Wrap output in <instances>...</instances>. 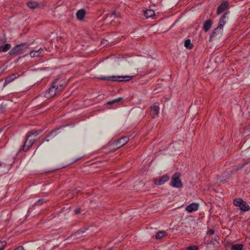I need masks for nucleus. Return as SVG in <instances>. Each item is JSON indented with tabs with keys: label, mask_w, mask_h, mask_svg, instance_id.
Wrapping results in <instances>:
<instances>
[{
	"label": "nucleus",
	"mask_w": 250,
	"mask_h": 250,
	"mask_svg": "<svg viewBox=\"0 0 250 250\" xmlns=\"http://www.w3.org/2000/svg\"><path fill=\"white\" fill-rule=\"evenodd\" d=\"M107 250H112V249L111 248H109Z\"/></svg>",
	"instance_id": "41"
},
{
	"label": "nucleus",
	"mask_w": 250,
	"mask_h": 250,
	"mask_svg": "<svg viewBox=\"0 0 250 250\" xmlns=\"http://www.w3.org/2000/svg\"><path fill=\"white\" fill-rule=\"evenodd\" d=\"M119 16V13H116V12H113L110 14H109L107 16L106 18H105V20H111V22L113 21V20L117 18Z\"/></svg>",
	"instance_id": "17"
},
{
	"label": "nucleus",
	"mask_w": 250,
	"mask_h": 250,
	"mask_svg": "<svg viewBox=\"0 0 250 250\" xmlns=\"http://www.w3.org/2000/svg\"><path fill=\"white\" fill-rule=\"evenodd\" d=\"M45 202L43 199H39L36 203H35V205H42Z\"/></svg>",
	"instance_id": "30"
},
{
	"label": "nucleus",
	"mask_w": 250,
	"mask_h": 250,
	"mask_svg": "<svg viewBox=\"0 0 250 250\" xmlns=\"http://www.w3.org/2000/svg\"><path fill=\"white\" fill-rule=\"evenodd\" d=\"M199 207L198 204L196 203H192L187 207L186 210L188 212H192L198 209Z\"/></svg>",
	"instance_id": "9"
},
{
	"label": "nucleus",
	"mask_w": 250,
	"mask_h": 250,
	"mask_svg": "<svg viewBox=\"0 0 250 250\" xmlns=\"http://www.w3.org/2000/svg\"><path fill=\"white\" fill-rule=\"evenodd\" d=\"M227 14V13L226 12L223 15L222 17L220 18L217 27L214 30V31L212 32L211 34L210 35V40L216 36L220 37L222 35L223 26L226 23V21L225 20L226 19Z\"/></svg>",
	"instance_id": "2"
},
{
	"label": "nucleus",
	"mask_w": 250,
	"mask_h": 250,
	"mask_svg": "<svg viewBox=\"0 0 250 250\" xmlns=\"http://www.w3.org/2000/svg\"><path fill=\"white\" fill-rule=\"evenodd\" d=\"M144 15L146 18H149L154 16L155 13L152 10L147 9L144 12Z\"/></svg>",
	"instance_id": "15"
},
{
	"label": "nucleus",
	"mask_w": 250,
	"mask_h": 250,
	"mask_svg": "<svg viewBox=\"0 0 250 250\" xmlns=\"http://www.w3.org/2000/svg\"><path fill=\"white\" fill-rule=\"evenodd\" d=\"M129 141V138L128 137L125 136L124 137H122L116 141V143L119 145V147L124 146L125 144H126Z\"/></svg>",
	"instance_id": "10"
},
{
	"label": "nucleus",
	"mask_w": 250,
	"mask_h": 250,
	"mask_svg": "<svg viewBox=\"0 0 250 250\" xmlns=\"http://www.w3.org/2000/svg\"><path fill=\"white\" fill-rule=\"evenodd\" d=\"M212 25V21L210 20H208L206 21L203 25V28L205 32L208 31L209 29L211 28Z\"/></svg>",
	"instance_id": "14"
},
{
	"label": "nucleus",
	"mask_w": 250,
	"mask_h": 250,
	"mask_svg": "<svg viewBox=\"0 0 250 250\" xmlns=\"http://www.w3.org/2000/svg\"><path fill=\"white\" fill-rule=\"evenodd\" d=\"M39 146H38V147H37V149H36V150H35V152H36V151L37 150V149L39 148Z\"/></svg>",
	"instance_id": "40"
},
{
	"label": "nucleus",
	"mask_w": 250,
	"mask_h": 250,
	"mask_svg": "<svg viewBox=\"0 0 250 250\" xmlns=\"http://www.w3.org/2000/svg\"><path fill=\"white\" fill-rule=\"evenodd\" d=\"M75 214L77 215L81 213V208H77L74 210Z\"/></svg>",
	"instance_id": "35"
},
{
	"label": "nucleus",
	"mask_w": 250,
	"mask_h": 250,
	"mask_svg": "<svg viewBox=\"0 0 250 250\" xmlns=\"http://www.w3.org/2000/svg\"><path fill=\"white\" fill-rule=\"evenodd\" d=\"M240 209L244 211H247L250 209L249 205L246 201H244L240 207Z\"/></svg>",
	"instance_id": "16"
},
{
	"label": "nucleus",
	"mask_w": 250,
	"mask_h": 250,
	"mask_svg": "<svg viewBox=\"0 0 250 250\" xmlns=\"http://www.w3.org/2000/svg\"><path fill=\"white\" fill-rule=\"evenodd\" d=\"M249 162H250V161H249Z\"/></svg>",
	"instance_id": "44"
},
{
	"label": "nucleus",
	"mask_w": 250,
	"mask_h": 250,
	"mask_svg": "<svg viewBox=\"0 0 250 250\" xmlns=\"http://www.w3.org/2000/svg\"><path fill=\"white\" fill-rule=\"evenodd\" d=\"M87 229H80L78 230H77L75 233H74L72 236L74 237L77 238H80L83 237V235H82L84 232H85V230H87Z\"/></svg>",
	"instance_id": "12"
},
{
	"label": "nucleus",
	"mask_w": 250,
	"mask_h": 250,
	"mask_svg": "<svg viewBox=\"0 0 250 250\" xmlns=\"http://www.w3.org/2000/svg\"><path fill=\"white\" fill-rule=\"evenodd\" d=\"M14 250H25L24 249L22 246H19L15 249H14Z\"/></svg>",
	"instance_id": "36"
},
{
	"label": "nucleus",
	"mask_w": 250,
	"mask_h": 250,
	"mask_svg": "<svg viewBox=\"0 0 250 250\" xmlns=\"http://www.w3.org/2000/svg\"><path fill=\"white\" fill-rule=\"evenodd\" d=\"M58 80L59 79H55L52 83L51 86L47 90L45 96L47 99L53 97L62 90L63 84L60 83Z\"/></svg>",
	"instance_id": "1"
},
{
	"label": "nucleus",
	"mask_w": 250,
	"mask_h": 250,
	"mask_svg": "<svg viewBox=\"0 0 250 250\" xmlns=\"http://www.w3.org/2000/svg\"><path fill=\"white\" fill-rule=\"evenodd\" d=\"M198 249V247L197 246H191L190 247H188L187 249L188 250H197Z\"/></svg>",
	"instance_id": "31"
},
{
	"label": "nucleus",
	"mask_w": 250,
	"mask_h": 250,
	"mask_svg": "<svg viewBox=\"0 0 250 250\" xmlns=\"http://www.w3.org/2000/svg\"><path fill=\"white\" fill-rule=\"evenodd\" d=\"M28 250H39V247L34 244L30 245L28 246Z\"/></svg>",
	"instance_id": "27"
},
{
	"label": "nucleus",
	"mask_w": 250,
	"mask_h": 250,
	"mask_svg": "<svg viewBox=\"0 0 250 250\" xmlns=\"http://www.w3.org/2000/svg\"><path fill=\"white\" fill-rule=\"evenodd\" d=\"M180 176L181 174L179 172H176L173 174L171 178L170 184L172 186L176 188H183V184L180 180Z\"/></svg>",
	"instance_id": "4"
},
{
	"label": "nucleus",
	"mask_w": 250,
	"mask_h": 250,
	"mask_svg": "<svg viewBox=\"0 0 250 250\" xmlns=\"http://www.w3.org/2000/svg\"><path fill=\"white\" fill-rule=\"evenodd\" d=\"M6 245V242L5 241L0 242V250H3L4 247Z\"/></svg>",
	"instance_id": "29"
},
{
	"label": "nucleus",
	"mask_w": 250,
	"mask_h": 250,
	"mask_svg": "<svg viewBox=\"0 0 250 250\" xmlns=\"http://www.w3.org/2000/svg\"><path fill=\"white\" fill-rule=\"evenodd\" d=\"M43 49L42 48H40L38 50H33L31 51L30 53V56L31 57L33 58L35 57H39L41 54L42 52Z\"/></svg>",
	"instance_id": "13"
},
{
	"label": "nucleus",
	"mask_w": 250,
	"mask_h": 250,
	"mask_svg": "<svg viewBox=\"0 0 250 250\" xmlns=\"http://www.w3.org/2000/svg\"><path fill=\"white\" fill-rule=\"evenodd\" d=\"M244 201H243L242 199L241 198H238V199H237V198H235L234 200H233V204L235 206H237V207H240L241 204H243V202H244Z\"/></svg>",
	"instance_id": "23"
},
{
	"label": "nucleus",
	"mask_w": 250,
	"mask_h": 250,
	"mask_svg": "<svg viewBox=\"0 0 250 250\" xmlns=\"http://www.w3.org/2000/svg\"><path fill=\"white\" fill-rule=\"evenodd\" d=\"M108 80H111L115 82H127L130 79H107Z\"/></svg>",
	"instance_id": "28"
},
{
	"label": "nucleus",
	"mask_w": 250,
	"mask_h": 250,
	"mask_svg": "<svg viewBox=\"0 0 250 250\" xmlns=\"http://www.w3.org/2000/svg\"><path fill=\"white\" fill-rule=\"evenodd\" d=\"M4 111V106L1 105L0 106V112L2 113Z\"/></svg>",
	"instance_id": "38"
},
{
	"label": "nucleus",
	"mask_w": 250,
	"mask_h": 250,
	"mask_svg": "<svg viewBox=\"0 0 250 250\" xmlns=\"http://www.w3.org/2000/svg\"><path fill=\"white\" fill-rule=\"evenodd\" d=\"M133 76H108V77H101V78H109V79H110V78H133Z\"/></svg>",
	"instance_id": "20"
},
{
	"label": "nucleus",
	"mask_w": 250,
	"mask_h": 250,
	"mask_svg": "<svg viewBox=\"0 0 250 250\" xmlns=\"http://www.w3.org/2000/svg\"><path fill=\"white\" fill-rule=\"evenodd\" d=\"M165 232L164 231H158L156 235L155 238L157 239H160L164 237L165 235Z\"/></svg>",
	"instance_id": "25"
},
{
	"label": "nucleus",
	"mask_w": 250,
	"mask_h": 250,
	"mask_svg": "<svg viewBox=\"0 0 250 250\" xmlns=\"http://www.w3.org/2000/svg\"><path fill=\"white\" fill-rule=\"evenodd\" d=\"M36 83H29L28 84V85L29 86L31 87V86H32L33 85H34Z\"/></svg>",
	"instance_id": "39"
},
{
	"label": "nucleus",
	"mask_w": 250,
	"mask_h": 250,
	"mask_svg": "<svg viewBox=\"0 0 250 250\" xmlns=\"http://www.w3.org/2000/svg\"><path fill=\"white\" fill-rule=\"evenodd\" d=\"M27 5L29 8L32 9H34L38 7V3L35 1L28 2Z\"/></svg>",
	"instance_id": "19"
},
{
	"label": "nucleus",
	"mask_w": 250,
	"mask_h": 250,
	"mask_svg": "<svg viewBox=\"0 0 250 250\" xmlns=\"http://www.w3.org/2000/svg\"><path fill=\"white\" fill-rule=\"evenodd\" d=\"M29 139V136H27L23 145L22 146L21 148L20 149V151L22 150L23 151H27L32 146L31 143H30L28 141Z\"/></svg>",
	"instance_id": "7"
},
{
	"label": "nucleus",
	"mask_w": 250,
	"mask_h": 250,
	"mask_svg": "<svg viewBox=\"0 0 250 250\" xmlns=\"http://www.w3.org/2000/svg\"><path fill=\"white\" fill-rule=\"evenodd\" d=\"M229 7V3L227 1H223L218 7L217 10V14L220 15L223 12L225 11Z\"/></svg>",
	"instance_id": "5"
},
{
	"label": "nucleus",
	"mask_w": 250,
	"mask_h": 250,
	"mask_svg": "<svg viewBox=\"0 0 250 250\" xmlns=\"http://www.w3.org/2000/svg\"><path fill=\"white\" fill-rule=\"evenodd\" d=\"M169 180V177L167 175H164L160 177L158 179H154V182L155 185H161Z\"/></svg>",
	"instance_id": "6"
},
{
	"label": "nucleus",
	"mask_w": 250,
	"mask_h": 250,
	"mask_svg": "<svg viewBox=\"0 0 250 250\" xmlns=\"http://www.w3.org/2000/svg\"><path fill=\"white\" fill-rule=\"evenodd\" d=\"M214 230L213 229H210L208 231L207 234L209 235H212L214 233Z\"/></svg>",
	"instance_id": "34"
},
{
	"label": "nucleus",
	"mask_w": 250,
	"mask_h": 250,
	"mask_svg": "<svg viewBox=\"0 0 250 250\" xmlns=\"http://www.w3.org/2000/svg\"><path fill=\"white\" fill-rule=\"evenodd\" d=\"M184 46L188 49H191L193 47V44L191 43L189 39H187L185 41Z\"/></svg>",
	"instance_id": "21"
},
{
	"label": "nucleus",
	"mask_w": 250,
	"mask_h": 250,
	"mask_svg": "<svg viewBox=\"0 0 250 250\" xmlns=\"http://www.w3.org/2000/svg\"><path fill=\"white\" fill-rule=\"evenodd\" d=\"M1 166V163H0V167Z\"/></svg>",
	"instance_id": "43"
},
{
	"label": "nucleus",
	"mask_w": 250,
	"mask_h": 250,
	"mask_svg": "<svg viewBox=\"0 0 250 250\" xmlns=\"http://www.w3.org/2000/svg\"><path fill=\"white\" fill-rule=\"evenodd\" d=\"M28 141H29L30 143H31V144L33 145L34 144V143L35 142L36 139H30L29 138L28 139Z\"/></svg>",
	"instance_id": "37"
},
{
	"label": "nucleus",
	"mask_w": 250,
	"mask_h": 250,
	"mask_svg": "<svg viewBox=\"0 0 250 250\" xmlns=\"http://www.w3.org/2000/svg\"><path fill=\"white\" fill-rule=\"evenodd\" d=\"M151 114L153 116V117L155 116H157L159 112V107L158 105L154 104L151 107Z\"/></svg>",
	"instance_id": "11"
},
{
	"label": "nucleus",
	"mask_w": 250,
	"mask_h": 250,
	"mask_svg": "<svg viewBox=\"0 0 250 250\" xmlns=\"http://www.w3.org/2000/svg\"><path fill=\"white\" fill-rule=\"evenodd\" d=\"M14 79H5V81L4 83V84H3V86H5L7 83H10L11 82H12L13 80H14Z\"/></svg>",
	"instance_id": "33"
},
{
	"label": "nucleus",
	"mask_w": 250,
	"mask_h": 250,
	"mask_svg": "<svg viewBox=\"0 0 250 250\" xmlns=\"http://www.w3.org/2000/svg\"><path fill=\"white\" fill-rule=\"evenodd\" d=\"M86 11L84 9H81L79 10L76 14V18L79 21H83L85 15Z\"/></svg>",
	"instance_id": "8"
},
{
	"label": "nucleus",
	"mask_w": 250,
	"mask_h": 250,
	"mask_svg": "<svg viewBox=\"0 0 250 250\" xmlns=\"http://www.w3.org/2000/svg\"><path fill=\"white\" fill-rule=\"evenodd\" d=\"M28 46L29 45L27 43H21V44L17 45L9 51V54L11 55H21L23 54L26 49L28 48Z\"/></svg>",
	"instance_id": "3"
},
{
	"label": "nucleus",
	"mask_w": 250,
	"mask_h": 250,
	"mask_svg": "<svg viewBox=\"0 0 250 250\" xmlns=\"http://www.w3.org/2000/svg\"><path fill=\"white\" fill-rule=\"evenodd\" d=\"M11 45L9 43H6L0 46V52H3L8 51L10 48Z\"/></svg>",
	"instance_id": "18"
},
{
	"label": "nucleus",
	"mask_w": 250,
	"mask_h": 250,
	"mask_svg": "<svg viewBox=\"0 0 250 250\" xmlns=\"http://www.w3.org/2000/svg\"><path fill=\"white\" fill-rule=\"evenodd\" d=\"M243 245L242 244H234L232 245L231 250H242Z\"/></svg>",
	"instance_id": "22"
},
{
	"label": "nucleus",
	"mask_w": 250,
	"mask_h": 250,
	"mask_svg": "<svg viewBox=\"0 0 250 250\" xmlns=\"http://www.w3.org/2000/svg\"><path fill=\"white\" fill-rule=\"evenodd\" d=\"M41 131H42L41 130H40L39 131L37 130H32L27 133V136H29V138H30L31 135L37 136L40 132H41Z\"/></svg>",
	"instance_id": "24"
},
{
	"label": "nucleus",
	"mask_w": 250,
	"mask_h": 250,
	"mask_svg": "<svg viewBox=\"0 0 250 250\" xmlns=\"http://www.w3.org/2000/svg\"><path fill=\"white\" fill-rule=\"evenodd\" d=\"M122 100V97H119L118 98H117V99H114V100H113L112 101L108 102L107 103V104L112 105V104H115L116 103H118L119 102L121 101Z\"/></svg>",
	"instance_id": "26"
},
{
	"label": "nucleus",
	"mask_w": 250,
	"mask_h": 250,
	"mask_svg": "<svg viewBox=\"0 0 250 250\" xmlns=\"http://www.w3.org/2000/svg\"><path fill=\"white\" fill-rule=\"evenodd\" d=\"M13 75L14 76V78H16V76H15V74H13Z\"/></svg>",
	"instance_id": "42"
},
{
	"label": "nucleus",
	"mask_w": 250,
	"mask_h": 250,
	"mask_svg": "<svg viewBox=\"0 0 250 250\" xmlns=\"http://www.w3.org/2000/svg\"><path fill=\"white\" fill-rule=\"evenodd\" d=\"M108 43V41L106 40H103L101 42V45L103 46H106Z\"/></svg>",
	"instance_id": "32"
}]
</instances>
